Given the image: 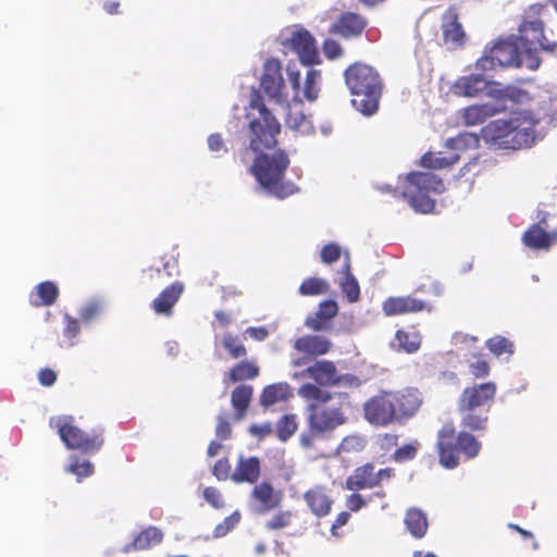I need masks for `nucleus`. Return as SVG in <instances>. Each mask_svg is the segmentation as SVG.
<instances>
[{
    "instance_id": "obj_57",
    "label": "nucleus",
    "mask_w": 557,
    "mask_h": 557,
    "mask_svg": "<svg viewBox=\"0 0 557 557\" xmlns=\"http://www.w3.org/2000/svg\"><path fill=\"white\" fill-rule=\"evenodd\" d=\"M364 445H366V442L360 436L349 435V436H346L343 438L337 450L345 451V453L360 451L363 449Z\"/></svg>"
},
{
    "instance_id": "obj_20",
    "label": "nucleus",
    "mask_w": 557,
    "mask_h": 557,
    "mask_svg": "<svg viewBox=\"0 0 557 557\" xmlns=\"http://www.w3.org/2000/svg\"><path fill=\"white\" fill-rule=\"evenodd\" d=\"M426 304L413 297H388L383 302V312L387 317L404 314L408 312L422 311Z\"/></svg>"
},
{
    "instance_id": "obj_30",
    "label": "nucleus",
    "mask_w": 557,
    "mask_h": 557,
    "mask_svg": "<svg viewBox=\"0 0 557 557\" xmlns=\"http://www.w3.org/2000/svg\"><path fill=\"white\" fill-rule=\"evenodd\" d=\"M163 533L157 527H148L141 532H139L133 540L132 543H128L122 547V553H129L132 549H146L149 548L152 544H159L162 542Z\"/></svg>"
},
{
    "instance_id": "obj_42",
    "label": "nucleus",
    "mask_w": 557,
    "mask_h": 557,
    "mask_svg": "<svg viewBox=\"0 0 557 557\" xmlns=\"http://www.w3.org/2000/svg\"><path fill=\"white\" fill-rule=\"evenodd\" d=\"M481 135L478 136L474 133H460L458 136L448 138L446 140V147L453 150H466L478 148L480 145Z\"/></svg>"
},
{
    "instance_id": "obj_32",
    "label": "nucleus",
    "mask_w": 557,
    "mask_h": 557,
    "mask_svg": "<svg viewBox=\"0 0 557 557\" xmlns=\"http://www.w3.org/2000/svg\"><path fill=\"white\" fill-rule=\"evenodd\" d=\"M437 450L440 465L448 470H453L459 465L458 447L455 441H437Z\"/></svg>"
},
{
    "instance_id": "obj_52",
    "label": "nucleus",
    "mask_w": 557,
    "mask_h": 557,
    "mask_svg": "<svg viewBox=\"0 0 557 557\" xmlns=\"http://www.w3.org/2000/svg\"><path fill=\"white\" fill-rule=\"evenodd\" d=\"M487 349L499 357L505 352H512V343L504 336H494L486 341Z\"/></svg>"
},
{
    "instance_id": "obj_34",
    "label": "nucleus",
    "mask_w": 557,
    "mask_h": 557,
    "mask_svg": "<svg viewBox=\"0 0 557 557\" xmlns=\"http://www.w3.org/2000/svg\"><path fill=\"white\" fill-rule=\"evenodd\" d=\"M400 197L408 199L410 207L418 213H431L434 211L436 202L424 193L416 191L411 194L409 190L400 193Z\"/></svg>"
},
{
    "instance_id": "obj_9",
    "label": "nucleus",
    "mask_w": 557,
    "mask_h": 557,
    "mask_svg": "<svg viewBox=\"0 0 557 557\" xmlns=\"http://www.w3.org/2000/svg\"><path fill=\"white\" fill-rule=\"evenodd\" d=\"M366 420L375 426H387L396 422V413L388 393L374 396L363 405Z\"/></svg>"
},
{
    "instance_id": "obj_60",
    "label": "nucleus",
    "mask_w": 557,
    "mask_h": 557,
    "mask_svg": "<svg viewBox=\"0 0 557 557\" xmlns=\"http://www.w3.org/2000/svg\"><path fill=\"white\" fill-rule=\"evenodd\" d=\"M203 498L215 509L223 508L225 505L222 494L213 486H208L203 490Z\"/></svg>"
},
{
    "instance_id": "obj_15",
    "label": "nucleus",
    "mask_w": 557,
    "mask_h": 557,
    "mask_svg": "<svg viewBox=\"0 0 557 557\" xmlns=\"http://www.w3.org/2000/svg\"><path fill=\"white\" fill-rule=\"evenodd\" d=\"M183 292L184 284L182 282L176 281L172 283L153 299L151 308L157 314L172 315L173 307L178 301Z\"/></svg>"
},
{
    "instance_id": "obj_44",
    "label": "nucleus",
    "mask_w": 557,
    "mask_h": 557,
    "mask_svg": "<svg viewBox=\"0 0 557 557\" xmlns=\"http://www.w3.org/2000/svg\"><path fill=\"white\" fill-rule=\"evenodd\" d=\"M320 81L321 71L315 69H309L302 88L304 97L308 101L312 102L318 99L320 92Z\"/></svg>"
},
{
    "instance_id": "obj_59",
    "label": "nucleus",
    "mask_w": 557,
    "mask_h": 557,
    "mask_svg": "<svg viewBox=\"0 0 557 557\" xmlns=\"http://www.w3.org/2000/svg\"><path fill=\"white\" fill-rule=\"evenodd\" d=\"M322 51L329 60H336L343 54L342 46L331 37H326L324 40Z\"/></svg>"
},
{
    "instance_id": "obj_10",
    "label": "nucleus",
    "mask_w": 557,
    "mask_h": 557,
    "mask_svg": "<svg viewBox=\"0 0 557 557\" xmlns=\"http://www.w3.org/2000/svg\"><path fill=\"white\" fill-rule=\"evenodd\" d=\"M388 394L396 413V422L400 424L411 419L422 403L420 392L417 388L409 387Z\"/></svg>"
},
{
    "instance_id": "obj_1",
    "label": "nucleus",
    "mask_w": 557,
    "mask_h": 557,
    "mask_svg": "<svg viewBox=\"0 0 557 557\" xmlns=\"http://www.w3.org/2000/svg\"><path fill=\"white\" fill-rule=\"evenodd\" d=\"M542 63L535 41L529 37H498L491 48H485L483 55L475 63L476 73L459 77L453 85L459 96L474 97L488 90L495 81L487 72L496 67H527L536 71Z\"/></svg>"
},
{
    "instance_id": "obj_35",
    "label": "nucleus",
    "mask_w": 557,
    "mask_h": 557,
    "mask_svg": "<svg viewBox=\"0 0 557 557\" xmlns=\"http://www.w3.org/2000/svg\"><path fill=\"white\" fill-rule=\"evenodd\" d=\"M286 126L293 131H298L301 135L308 136L314 133L313 124L300 110L294 112L288 106V112L285 119Z\"/></svg>"
},
{
    "instance_id": "obj_55",
    "label": "nucleus",
    "mask_w": 557,
    "mask_h": 557,
    "mask_svg": "<svg viewBox=\"0 0 557 557\" xmlns=\"http://www.w3.org/2000/svg\"><path fill=\"white\" fill-rule=\"evenodd\" d=\"M342 248L337 243H329L324 245L320 252L321 261L325 264H333L339 260Z\"/></svg>"
},
{
    "instance_id": "obj_28",
    "label": "nucleus",
    "mask_w": 557,
    "mask_h": 557,
    "mask_svg": "<svg viewBox=\"0 0 557 557\" xmlns=\"http://www.w3.org/2000/svg\"><path fill=\"white\" fill-rule=\"evenodd\" d=\"M251 497L261 504L262 511H270L278 507L282 499L281 492L275 491L268 481L256 484L252 488Z\"/></svg>"
},
{
    "instance_id": "obj_6",
    "label": "nucleus",
    "mask_w": 557,
    "mask_h": 557,
    "mask_svg": "<svg viewBox=\"0 0 557 557\" xmlns=\"http://www.w3.org/2000/svg\"><path fill=\"white\" fill-rule=\"evenodd\" d=\"M347 417L338 407H321L317 404L307 406L308 429L299 435V444L305 449L313 447L317 440H329L331 434L345 424Z\"/></svg>"
},
{
    "instance_id": "obj_56",
    "label": "nucleus",
    "mask_w": 557,
    "mask_h": 557,
    "mask_svg": "<svg viewBox=\"0 0 557 557\" xmlns=\"http://www.w3.org/2000/svg\"><path fill=\"white\" fill-rule=\"evenodd\" d=\"M64 321L65 327L63 330V336L69 339L67 347H73L76 344L73 338L79 334L81 326L78 320L69 313L64 314Z\"/></svg>"
},
{
    "instance_id": "obj_25",
    "label": "nucleus",
    "mask_w": 557,
    "mask_h": 557,
    "mask_svg": "<svg viewBox=\"0 0 557 557\" xmlns=\"http://www.w3.org/2000/svg\"><path fill=\"white\" fill-rule=\"evenodd\" d=\"M404 524L412 537L420 540L429 529L428 516L421 508L410 507L405 512Z\"/></svg>"
},
{
    "instance_id": "obj_63",
    "label": "nucleus",
    "mask_w": 557,
    "mask_h": 557,
    "mask_svg": "<svg viewBox=\"0 0 557 557\" xmlns=\"http://www.w3.org/2000/svg\"><path fill=\"white\" fill-rule=\"evenodd\" d=\"M218 423L215 428V435L221 441H226L232 435V426L228 420L223 413H220L216 418Z\"/></svg>"
},
{
    "instance_id": "obj_31",
    "label": "nucleus",
    "mask_w": 557,
    "mask_h": 557,
    "mask_svg": "<svg viewBox=\"0 0 557 557\" xmlns=\"http://www.w3.org/2000/svg\"><path fill=\"white\" fill-rule=\"evenodd\" d=\"M500 111L502 108L497 103L486 102L474 104L465 109L463 120L467 125H476L484 122L486 117L493 116Z\"/></svg>"
},
{
    "instance_id": "obj_58",
    "label": "nucleus",
    "mask_w": 557,
    "mask_h": 557,
    "mask_svg": "<svg viewBox=\"0 0 557 557\" xmlns=\"http://www.w3.org/2000/svg\"><path fill=\"white\" fill-rule=\"evenodd\" d=\"M338 304L335 299H325L319 304L318 313L319 315H323L326 321H330L332 323V320L337 315L338 313Z\"/></svg>"
},
{
    "instance_id": "obj_61",
    "label": "nucleus",
    "mask_w": 557,
    "mask_h": 557,
    "mask_svg": "<svg viewBox=\"0 0 557 557\" xmlns=\"http://www.w3.org/2000/svg\"><path fill=\"white\" fill-rule=\"evenodd\" d=\"M305 325L314 332L326 331L331 327V322L326 321L323 315H319L318 312L312 315H308L305 320Z\"/></svg>"
},
{
    "instance_id": "obj_40",
    "label": "nucleus",
    "mask_w": 557,
    "mask_h": 557,
    "mask_svg": "<svg viewBox=\"0 0 557 557\" xmlns=\"http://www.w3.org/2000/svg\"><path fill=\"white\" fill-rule=\"evenodd\" d=\"M36 293L38 298L40 299L39 302H33L35 306H46L49 307L53 305L59 296V287L58 285L52 281H44L39 283L36 286Z\"/></svg>"
},
{
    "instance_id": "obj_7",
    "label": "nucleus",
    "mask_w": 557,
    "mask_h": 557,
    "mask_svg": "<svg viewBox=\"0 0 557 557\" xmlns=\"http://www.w3.org/2000/svg\"><path fill=\"white\" fill-rule=\"evenodd\" d=\"M49 424L57 429L60 440L67 449H76L83 454H96L104 443L102 428L98 426L91 429L90 432H85L74 425L73 416L51 417Z\"/></svg>"
},
{
    "instance_id": "obj_27",
    "label": "nucleus",
    "mask_w": 557,
    "mask_h": 557,
    "mask_svg": "<svg viewBox=\"0 0 557 557\" xmlns=\"http://www.w3.org/2000/svg\"><path fill=\"white\" fill-rule=\"evenodd\" d=\"M260 374L259 367L250 360H242L235 363L223 375V384L239 383L247 380H253Z\"/></svg>"
},
{
    "instance_id": "obj_43",
    "label": "nucleus",
    "mask_w": 557,
    "mask_h": 557,
    "mask_svg": "<svg viewBox=\"0 0 557 557\" xmlns=\"http://www.w3.org/2000/svg\"><path fill=\"white\" fill-rule=\"evenodd\" d=\"M459 161V156L455 153L454 156L447 157H437L432 152H425L420 158V165L425 169L432 170H442L448 168Z\"/></svg>"
},
{
    "instance_id": "obj_64",
    "label": "nucleus",
    "mask_w": 557,
    "mask_h": 557,
    "mask_svg": "<svg viewBox=\"0 0 557 557\" xmlns=\"http://www.w3.org/2000/svg\"><path fill=\"white\" fill-rule=\"evenodd\" d=\"M231 465L227 458H221L219 459L212 469V474L219 480V481H225L230 475Z\"/></svg>"
},
{
    "instance_id": "obj_12",
    "label": "nucleus",
    "mask_w": 557,
    "mask_h": 557,
    "mask_svg": "<svg viewBox=\"0 0 557 557\" xmlns=\"http://www.w3.org/2000/svg\"><path fill=\"white\" fill-rule=\"evenodd\" d=\"M496 394V384L485 382L466 387L459 397V408L476 409L493 400Z\"/></svg>"
},
{
    "instance_id": "obj_11",
    "label": "nucleus",
    "mask_w": 557,
    "mask_h": 557,
    "mask_svg": "<svg viewBox=\"0 0 557 557\" xmlns=\"http://www.w3.org/2000/svg\"><path fill=\"white\" fill-rule=\"evenodd\" d=\"M282 44L297 54L304 66L312 69L322 63L315 37H286Z\"/></svg>"
},
{
    "instance_id": "obj_50",
    "label": "nucleus",
    "mask_w": 557,
    "mask_h": 557,
    "mask_svg": "<svg viewBox=\"0 0 557 557\" xmlns=\"http://www.w3.org/2000/svg\"><path fill=\"white\" fill-rule=\"evenodd\" d=\"M366 380L352 373H339L335 372L334 382L332 387L356 389L359 388Z\"/></svg>"
},
{
    "instance_id": "obj_18",
    "label": "nucleus",
    "mask_w": 557,
    "mask_h": 557,
    "mask_svg": "<svg viewBox=\"0 0 557 557\" xmlns=\"http://www.w3.org/2000/svg\"><path fill=\"white\" fill-rule=\"evenodd\" d=\"M557 237L556 233L545 231L540 223L532 224L523 234L522 243L533 250H548Z\"/></svg>"
},
{
    "instance_id": "obj_21",
    "label": "nucleus",
    "mask_w": 557,
    "mask_h": 557,
    "mask_svg": "<svg viewBox=\"0 0 557 557\" xmlns=\"http://www.w3.org/2000/svg\"><path fill=\"white\" fill-rule=\"evenodd\" d=\"M253 397V387L249 384H239L231 393V406L234 410L233 420L243 421L248 412Z\"/></svg>"
},
{
    "instance_id": "obj_47",
    "label": "nucleus",
    "mask_w": 557,
    "mask_h": 557,
    "mask_svg": "<svg viewBox=\"0 0 557 557\" xmlns=\"http://www.w3.org/2000/svg\"><path fill=\"white\" fill-rule=\"evenodd\" d=\"M395 339L398 343L399 349L408 354L416 352L421 345V336L417 332L408 333L403 330H398L396 332Z\"/></svg>"
},
{
    "instance_id": "obj_3",
    "label": "nucleus",
    "mask_w": 557,
    "mask_h": 557,
    "mask_svg": "<svg viewBox=\"0 0 557 557\" xmlns=\"http://www.w3.org/2000/svg\"><path fill=\"white\" fill-rule=\"evenodd\" d=\"M345 83L354 96L351 106L364 116L374 115L382 98L383 82L379 72L363 63H355L344 72Z\"/></svg>"
},
{
    "instance_id": "obj_33",
    "label": "nucleus",
    "mask_w": 557,
    "mask_h": 557,
    "mask_svg": "<svg viewBox=\"0 0 557 557\" xmlns=\"http://www.w3.org/2000/svg\"><path fill=\"white\" fill-rule=\"evenodd\" d=\"M461 414V426L472 432L484 431L487 428L488 416L485 413H476L475 409L459 408Z\"/></svg>"
},
{
    "instance_id": "obj_14",
    "label": "nucleus",
    "mask_w": 557,
    "mask_h": 557,
    "mask_svg": "<svg viewBox=\"0 0 557 557\" xmlns=\"http://www.w3.org/2000/svg\"><path fill=\"white\" fill-rule=\"evenodd\" d=\"M547 15L545 5L533 4L522 15L521 23L518 27L520 35H544L545 32V18Z\"/></svg>"
},
{
    "instance_id": "obj_37",
    "label": "nucleus",
    "mask_w": 557,
    "mask_h": 557,
    "mask_svg": "<svg viewBox=\"0 0 557 557\" xmlns=\"http://www.w3.org/2000/svg\"><path fill=\"white\" fill-rule=\"evenodd\" d=\"M455 443L459 453L465 454L468 458L476 457L481 449V443L468 431L459 432Z\"/></svg>"
},
{
    "instance_id": "obj_54",
    "label": "nucleus",
    "mask_w": 557,
    "mask_h": 557,
    "mask_svg": "<svg viewBox=\"0 0 557 557\" xmlns=\"http://www.w3.org/2000/svg\"><path fill=\"white\" fill-rule=\"evenodd\" d=\"M102 310V302L98 299H91L82 306L79 317L84 323L91 322Z\"/></svg>"
},
{
    "instance_id": "obj_39",
    "label": "nucleus",
    "mask_w": 557,
    "mask_h": 557,
    "mask_svg": "<svg viewBox=\"0 0 557 557\" xmlns=\"http://www.w3.org/2000/svg\"><path fill=\"white\" fill-rule=\"evenodd\" d=\"M443 35H466L457 9L448 8L442 16Z\"/></svg>"
},
{
    "instance_id": "obj_51",
    "label": "nucleus",
    "mask_w": 557,
    "mask_h": 557,
    "mask_svg": "<svg viewBox=\"0 0 557 557\" xmlns=\"http://www.w3.org/2000/svg\"><path fill=\"white\" fill-rule=\"evenodd\" d=\"M240 519V512L235 510L232 515L224 518V520L214 528L212 536L214 539L224 537L238 525Z\"/></svg>"
},
{
    "instance_id": "obj_4",
    "label": "nucleus",
    "mask_w": 557,
    "mask_h": 557,
    "mask_svg": "<svg viewBox=\"0 0 557 557\" xmlns=\"http://www.w3.org/2000/svg\"><path fill=\"white\" fill-rule=\"evenodd\" d=\"M540 119L528 125L518 121L497 119L481 128V138L497 149L520 150L534 146L545 137L535 127Z\"/></svg>"
},
{
    "instance_id": "obj_62",
    "label": "nucleus",
    "mask_w": 557,
    "mask_h": 557,
    "mask_svg": "<svg viewBox=\"0 0 557 557\" xmlns=\"http://www.w3.org/2000/svg\"><path fill=\"white\" fill-rule=\"evenodd\" d=\"M468 37H436L435 44L448 51L460 49L465 46Z\"/></svg>"
},
{
    "instance_id": "obj_53",
    "label": "nucleus",
    "mask_w": 557,
    "mask_h": 557,
    "mask_svg": "<svg viewBox=\"0 0 557 557\" xmlns=\"http://www.w3.org/2000/svg\"><path fill=\"white\" fill-rule=\"evenodd\" d=\"M289 84L295 92L293 101L295 104H302V100L299 98V92L301 90V74L300 71L295 67L294 64L288 63L286 69Z\"/></svg>"
},
{
    "instance_id": "obj_17",
    "label": "nucleus",
    "mask_w": 557,
    "mask_h": 557,
    "mask_svg": "<svg viewBox=\"0 0 557 557\" xmlns=\"http://www.w3.org/2000/svg\"><path fill=\"white\" fill-rule=\"evenodd\" d=\"M368 21L364 16L355 12H344L334 23L330 33L337 35H361L366 29Z\"/></svg>"
},
{
    "instance_id": "obj_38",
    "label": "nucleus",
    "mask_w": 557,
    "mask_h": 557,
    "mask_svg": "<svg viewBox=\"0 0 557 557\" xmlns=\"http://www.w3.org/2000/svg\"><path fill=\"white\" fill-rule=\"evenodd\" d=\"M65 471L76 475L77 481L81 482L84 478H88L94 473V465L86 458L71 455Z\"/></svg>"
},
{
    "instance_id": "obj_24",
    "label": "nucleus",
    "mask_w": 557,
    "mask_h": 557,
    "mask_svg": "<svg viewBox=\"0 0 557 557\" xmlns=\"http://www.w3.org/2000/svg\"><path fill=\"white\" fill-rule=\"evenodd\" d=\"M529 94L528 91L511 85L503 86L500 83L495 82L488 90V97L493 98V103L500 106L502 111L505 110V101L509 100L512 103H522Z\"/></svg>"
},
{
    "instance_id": "obj_23",
    "label": "nucleus",
    "mask_w": 557,
    "mask_h": 557,
    "mask_svg": "<svg viewBox=\"0 0 557 557\" xmlns=\"http://www.w3.org/2000/svg\"><path fill=\"white\" fill-rule=\"evenodd\" d=\"M376 486L377 480H374V465L372 462L357 467L345 483V487L349 491H361Z\"/></svg>"
},
{
    "instance_id": "obj_5",
    "label": "nucleus",
    "mask_w": 557,
    "mask_h": 557,
    "mask_svg": "<svg viewBox=\"0 0 557 557\" xmlns=\"http://www.w3.org/2000/svg\"><path fill=\"white\" fill-rule=\"evenodd\" d=\"M249 106L259 112V116L251 119L248 123V149L253 152V156L276 149L277 136L282 129L281 123L265 106L260 89L251 88Z\"/></svg>"
},
{
    "instance_id": "obj_19",
    "label": "nucleus",
    "mask_w": 557,
    "mask_h": 557,
    "mask_svg": "<svg viewBox=\"0 0 557 557\" xmlns=\"http://www.w3.org/2000/svg\"><path fill=\"white\" fill-rule=\"evenodd\" d=\"M261 463L260 459L256 456L245 458L240 456L235 467L234 472L231 474V480L235 483H256L260 476Z\"/></svg>"
},
{
    "instance_id": "obj_29",
    "label": "nucleus",
    "mask_w": 557,
    "mask_h": 557,
    "mask_svg": "<svg viewBox=\"0 0 557 557\" xmlns=\"http://www.w3.org/2000/svg\"><path fill=\"white\" fill-rule=\"evenodd\" d=\"M304 499L311 512L319 518L327 516L332 509L333 500L323 493L321 487L307 491Z\"/></svg>"
},
{
    "instance_id": "obj_46",
    "label": "nucleus",
    "mask_w": 557,
    "mask_h": 557,
    "mask_svg": "<svg viewBox=\"0 0 557 557\" xmlns=\"http://www.w3.org/2000/svg\"><path fill=\"white\" fill-rule=\"evenodd\" d=\"M330 285L326 280L320 277L306 278L299 286L302 296H318L327 293Z\"/></svg>"
},
{
    "instance_id": "obj_36",
    "label": "nucleus",
    "mask_w": 557,
    "mask_h": 557,
    "mask_svg": "<svg viewBox=\"0 0 557 557\" xmlns=\"http://www.w3.org/2000/svg\"><path fill=\"white\" fill-rule=\"evenodd\" d=\"M324 387L313 383H305L299 387L298 395L305 399L317 401V405H324L333 398V394Z\"/></svg>"
},
{
    "instance_id": "obj_41",
    "label": "nucleus",
    "mask_w": 557,
    "mask_h": 557,
    "mask_svg": "<svg viewBox=\"0 0 557 557\" xmlns=\"http://www.w3.org/2000/svg\"><path fill=\"white\" fill-rule=\"evenodd\" d=\"M346 274L341 282L342 292L345 294L348 302H357L360 298V287L357 278L350 272L349 262L345 264Z\"/></svg>"
},
{
    "instance_id": "obj_49",
    "label": "nucleus",
    "mask_w": 557,
    "mask_h": 557,
    "mask_svg": "<svg viewBox=\"0 0 557 557\" xmlns=\"http://www.w3.org/2000/svg\"><path fill=\"white\" fill-rule=\"evenodd\" d=\"M222 346L227 350L230 356L234 359H239L247 355L245 345L238 338V336L232 333H225L222 338Z\"/></svg>"
},
{
    "instance_id": "obj_26",
    "label": "nucleus",
    "mask_w": 557,
    "mask_h": 557,
    "mask_svg": "<svg viewBox=\"0 0 557 557\" xmlns=\"http://www.w3.org/2000/svg\"><path fill=\"white\" fill-rule=\"evenodd\" d=\"M292 396L293 391L288 383H273L263 387L259 403L261 407L268 409L277 403L288 400Z\"/></svg>"
},
{
    "instance_id": "obj_48",
    "label": "nucleus",
    "mask_w": 557,
    "mask_h": 557,
    "mask_svg": "<svg viewBox=\"0 0 557 557\" xmlns=\"http://www.w3.org/2000/svg\"><path fill=\"white\" fill-rule=\"evenodd\" d=\"M420 446V442L418 440H413L410 443L398 447L391 456V459L397 463L413 460L417 457Z\"/></svg>"
},
{
    "instance_id": "obj_13",
    "label": "nucleus",
    "mask_w": 557,
    "mask_h": 557,
    "mask_svg": "<svg viewBox=\"0 0 557 557\" xmlns=\"http://www.w3.org/2000/svg\"><path fill=\"white\" fill-rule=\"evenodd\" d=\"M336 369L333 361L322 359L314 361L300 373H295L294 376L309 377L314 381L315 385L332 387Z\"/></svg>"
},
{
    "instance_id": "obj_8",
    "label": "nucleus",
    "mask_w": 557,
    "mask_h": 557,
    "mask_svg": "<svg viewBox=\"0 0 557 557\" xmlns=\"http://www.w3.org/2000/svg\"><path fill=\"white\" fill-rule=\"evenodd\" d=\"M260 87L270 101L277 104H287L288 96L285 92V79L282 74V64L275 58L267 59L263 73L260 77Z\"/></svg>"
},
{
    "instance_id": "obj_45",
    "label": "nucleus",
    "mask_w": 557,
    "mask_h": 557,
    "mask_svg": "<svg viewBox=\"0 0 557 557\" xmlns=\"http://www.w3.org/2000/svg\"><path fill=\"white\" fill-rule=\"evenodd\" d=\"M297 426L296 414H283L276 423L277 438L283 443L287 442L295 434Z\"/></svg>"
},
{
    "instance_id": "obj_22",
    "label": "nucleus",
    "mask_w": 557,
    "mask_h": 557,
    "mask_svg": "<svg viewBox=\"0 0 557 557\" xmlns=\"http://www.w3.org/2000/svg\"><path fill=\"white\" fill-rule=\"evenodd\" d=\"M332 343L322 335H304L295 341L294 348L305 355L317 357L330 351Z\"/></svg>"
},
{
    "instance_id": "obj_16",
    "label": "nucleus",
    "mask_w": 557,
    "mask_h": 557,
    "mask_svg": "<svg viewBox=\"0 0 557 557\" xmlns=\"http://www.w3.org/2000/svg\"><path fill=\"white\" fill-rule=\"evenodd\" d=\"M406 182L414 187L416 191L424 194L432 191L440 195L446 189L443 180L431 172L412 171L406 175Z\"/></svg>"
},
{
    "instance_id": "obj_2",
    "label": "nucleus",
    "mask_w": 557,
    "mask_h": 557,
    "mask_svg": "<svg viewBox=\"0 0 557 557\" xmlns=\"http://www.w3.org/2000/svg\"><path fill=\"white\" fill-rule=\"evenodd\" d=\"M289 165L288 152L276 148L256 154L248 172L253 176L261 193L268 197L284 200L301 191L297 184L286 178Z\"/></svg>"
}]
</instances>
